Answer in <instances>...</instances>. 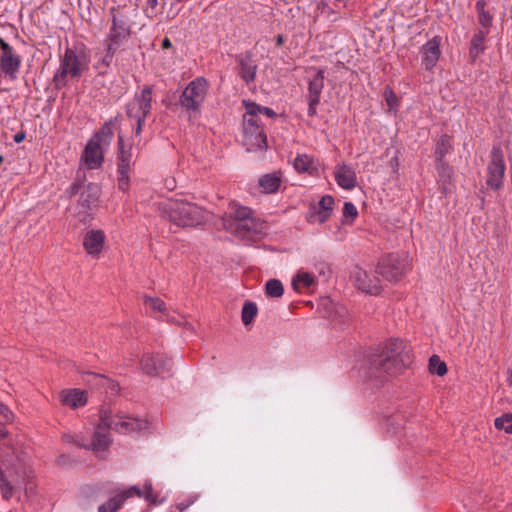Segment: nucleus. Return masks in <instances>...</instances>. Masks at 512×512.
I'll list each match as a JSON object with an SVG mask.
<instances>
[{
  "label": "nucleus",
  "mask_w": 512,
  "mask_h": 512,
  "mask_svg": "<svg viewBox=\"0 0 512 512\" xmlns=\"http://www.w3.org/2000/svg\"><path fill=\"white\" fill-rule=\"evenodd\" d=\"M358 216V210L356 206L351 202H345L343 207V217L355 219Z\"/></svg>",
  "instance_id": "43"
},
{
  "label": "nucleus",
  "mask_w": 512,
  "mask_h": 512,
  "mask_svg": "<svg viewBox=\"0 0 512 512\" xmlns=\"http://www.w3.org/2000/svg\"><path fill=\"white\" fill-rule=\"evenodd\" d=\"M116 9H111L112 14V27L107 36V42L109 50H117L119 46L128 38L130 35V28L127 21L124 18H118L115 14Z\"/></svg>",
  "instance_id": "14"
},
{
  "label": "nucleus",
  "mask_w": 512,
  "mask_h": 512,
  "mask_svg": "<svg viewBox=\"0 0 512 512\" xmlns=\"http://www.w3.org/2000/svg\"><path fill=\"white\" fill-rule=\"evenodd\" d=\"M163 218L179 227H194L205 221V211L186 200L168 199L159 204Z\"/></svg>",
  "instance_id": "5"
},
{
  "label": "nucleus",
  "mask_w": 512,
  "mask_h": 512,
  "mask_svg": "<svg viewBox=\"0 0 512 512\" xmlns=\"http://www.w3.org/2000/svg\"><path fill=\"white\" fill-rule=\"evenodd\" d=\"M284 43V37L282 35H278L276 39V45L281 46Z\"/></svg>",
  "instance_id": "56"
},
{
  "label": "nucleus",
  "mask_w": 512,
  "mask_h": 512,
  "mask_svg": "<svg viewBox=\"0 0 512 512\" xmlns=\"http://www.w3.org/2000/svg\"><path fill=\"white\" fill-rule=\"evenodd\" d=\"M118 176V187L122 191H126L129 187V170L117 171Z\"/></svg>",
  "instance_id": "44"
},
{
  "label": "nucleus",
  "mask_w": 512,
  "mask_h": 512,
  "mask_svg": "<svg viewBox=\"0 0 512 512\" xmlns=\"http://www.w3.org/2000/svg\"><path fill=\"white\" fill-rule=\"evenodd\" d=\"M3 162V157L0 155V164Z\"/></svg>",
  "instance_id": "60"
},
{
  "label": "nucleus",
  "mask_w": 512,
  "mask_h": 512,
  "mask_svg": "<svg viewBox=\"0 0 512 512\" xmlns=\"http://www.w3.org/2000/svg\"><path fill=\"white\" fill-rule=\"evenodd\" d=\"M281 180L275 174H266L259 180V185L265 193H274L278 190Z\"/></svg>",
  "instance_id": "29"
},
{
  "label": "nucleus",
  "mask_w": 512,
  "mask_h": 512,
  "mask_svg": "<svg viewBox=\"0 0 512 512\" xmlns=\"http://www.w3.org/2000/svg\"><path fill=\"white\" fill-rule=\"evenodd\" d=\"M265 292L269 297L280 298L284 293V287L280 280L270 279L265 284Z\"/></svg>",
  "instance_id": "34"
},
{
  "label": "nucleus",
  "mask_w": 512,
  "mask_h": 512,
  "mask_svg": "<svg viewBox=\"0 0 512 512\" xmlns=\"http://www.w3.org/2000/svg\"><path fill=\"white\" fill-rule=\"evenodd\" d=\"M60 396L62 403L73 409L82 407L87 402L85 393L79 389L63 390Z\"/></svg>",
  "instance_id": "23"
},
{
  "label": "nucleus",
  "mask_w": 512,
  "mask_h": 512,
  "mask_svg": "<svg viewBox=\"0 0 512 512\" xmlns=\"http://www.w3.org/2000/svg\"><path fill=\"white\" fill-rule=\"evenodd\" d=\"M90 375H93L96 378L100 379L101 385L107 389H109L113 394H117L120 387L119 384L103 375L96 374V373H89Z\"/></svg>",
  "instance_id": "40"
},
{
  "label": "nucleus",
  "mask_w": 512,
  "mask_h": 512,
  "mask_svg": "<svg viewBox=\"0 0 512 512\" xmlns=\"http://www.w3.org/2000/svg\"><path fill=\"white\" fill-rule=\"evenodd\" d=\"M335 179L337 184L346 190H351L356 186V174L352 167L342 164L336 167Z\"/></svg>",
  "instance_id": "21"
},
{
  "label": "nucleus",
  "mask_w": 512,
  "mask_h": 512,
  "mask_svg": "<svg viewBox=\"0 0 512 512\" xmlns=\"http://www.w3.org/2000/svg\"><path fill=\"white\" fill-rule=\"evenodd\" d=\"M315 283V277L310 273H298L292 281V286L295 290L299 291L302 288H309Z\"/></svg>",
  "instance_id": "30"
},
{
  "label": "nucleus",
  "mask_w": 512,
  "mask_h": 512,
  "mask_svg": "<svg viewBox=\"0 0 512 512\" xmlns=\"http://www.w3.org/2000/svg\"><path fill=\"white\" fill-rule=\"evenodd\" d=\"M411 363V349L402 340L390 339L367 357L366 375L383 383L401 374Z\"/></svg>",
  "instance_id": "1"
},
{
  "label": "nucleus",
  "mask_w": 512,
  "mask_h": 512,
  "mask_svg": "<svg viewBox=\"0 0 512 512\" xmlns=\"http://www.w3.org/2000/svg\"><path fill=\"white\" fill-rule=\"evenodd\" d=\"M295 170L299 173H310L313 169V160L306 154L298 155L293 162Z\"/></svg>",
  "instance_id": "33"
},
{
  "label": "nucleus",
  "mask_w": 512,
  "mask_h": 512,
  "mask_svg": "<svg viewBox=\"0 0 512 512\" xmlns=\"http://www.w3.org/2000/svg\"><path fill=\"white\" fill-rule=\"evenodd\" d=\"M25 138V134L24 133H17L15 136H14V141L16 143H20L24 140Z\"/></svg>",
  "instance_id": "53"
},
{
  "label": "nucleus",
  "mask_w": 512,
  "mask_h": 512,
  "mask_svg": "<svg viewBox=\"0 0 512 512\" xmlns=\"http://www.w3.org/2000/svg\"><path fill=\"white\" fill-rule=\"evenodd\" d=\"M28 466L25 452L15 445L0 447V491L9 500L27 476Z\"/></svg>",
  "instance_id": "3"
},
{
  "label": "nucleus",
  "mask_w": 512,
  "mask_h": 512,
  "mask_svg": "<svg viewBox=\"0 0 512 512\" xmlns=\"http://www.w3.org/2000/svg\"><path fill=\"white\" fill-rule=\"evenodd\" d=\"M151 102L152 87L146 86L139 95H136L135 103H131L130 105L135 107L136 114L142 115V117H147L151 111Z\"/></svg>",
  "instance_id": "22"
},
{
  "label": "nucleus",
  "mask_w": 512,
  "mask_h": 512,
  "mask_svg": "<svg viewBox=\"0 0 512 512\" xmlns=\"http://www.w3.org/2000/svg\"><path fill=\"white\" fill-rule=\"evenodd\" d=\"M429 370L433 374L443 376L447 373V366L437 355H433L429 360Z\"/></svg>",
  "instance_id": "37"
},
{
  "label": "nucleus",
  "mask_w": 512,
  "mask_h": 512,
  "mask_svg": "<svg viewBox=\"0 0 512 512\" xmlns=\"http://www.w3.org/2000/svg\"><path fill=\"white\" fill-rule=\"evenodd\" d=\"M487 171V185L494 190H498L502 186L505 172L504 155L500 147L492 148Z\"/></svg>",
  "instance_id": "12"
},
{
  "label": "nucleus",
  "mask_w": 512,
  "mask_h": 512,
  "mask_svg": "<svg viewBox=\"0 0 512 512\" xmlns=\"http://www.w3.org/2000/svg\"><path fill=\"white\" fill-rule=\"evenodd\" d=\"M144 302L145 304L149 305L151 309L159 312L165 311V303L159 298L156 297H150V296H144Z\"/></svg>",
  "instance_id": "41"
},
{
  "label": "nucleus",
  "mask_w": 512,
  "mask_h": 512,
  "mask_svg": "<svg viewBox=\"0 0 512 512\" xmlns=\"http://www.w3.org/2000/svg\"><path fill=\"white\" fill-rule=\"evenodd\" d=\"M351 278L355 286L365 293L378 295L381 291L378 278H371L365 270L359 267L354 268Z\"/></svg>",
  "instance_id": "16"
},
{
  "label": "nucleus",
  "mask_w": 512,
  "mask_h": 512,
  "mask_svg": "<svg viewBox=\"0 0 512 512\" xmlns=\"http://www.w3.org/2000/svg\"><path fill=\"white\" fill-rule=\"evenodd\" d=\"M207 83L203 78H197L183 90L179 103L187 110L196 111L204 101Z\"/></svg>",
  "instance_id": "11"
},
{
  "label": "nucleus",
  "mask_w": 512,
  "mask_h": 512,
  "mask_svg": "<svg viewBox=\"0 0 512 512\" xmlns=\"http://www.w3.org/2000/svg\"><path fill=\"white\" fill-rule=\"evenodd\" d=\"M308 100H309L308 115L313 117L314 115H316V107L319 104L320 99H316L314 101V98H308Z\"/></svg>",
  "instance_id": "46"
},
{
  "label": "nucleus",
  "mask_w": 512,
  "mask_h": 512,
  "mask_svg": "<svg viewBox=\"0 0 512 512\" xmlns=\"http://www.w3.org/2000/svg\"><path fill=\"white\" fill-rule=\"evenodd\" d=\"M117 171L129 170L131 165V146L126 147L121 135L118 136Z\"/></svg>",
  "instance_id": "24"
},
{
  "label": "nucleus",
  "mask_w": 512,
  "mask_h": 512,
  "mask_svg": "<svg viewBox=\"0 0 512 512\" xmlns=\"http://www.w3.org/2000/svg\"><path fill=\"white\" fill-rule=\"evenodd\" d=\"M509 383L512 386V369H511V373H510V376H509Z\"/></svg>",
  "instance_id": "59"
},
{
  "label": "nucleus",
  "mask_w": 512,
  "mask_h": 512,
  "mask_svg": "<svg viewBox=\"0 0 512 512\" xmlns=\"http://www.w3.org/2000/svg\"><path fill=\"white\" fill-rule=\"evenodd\" d=\"M79 187L80 185L77 183L72 184L70 187V195H75L79 191Z\"/></svg>",
  "instance_id": "52"
},
{
  "label": "nucleus",
  "mask_w": 512,
  "mask_h": 512,
  "mask_svg": "<svg viewBox=\"0 0 512 512\" xmlns=\"http://www.w3.org/2000/svg\"><path fill=\"white\" fill-rule=\"evenodd\" d=\"M440 38L434 37L422 47V62L427 70H431L440 56Z\"/></svg>",
  "instance_id": "20"
},
{
  "label": "nucleus",
  "mask_w": 512,
  "mask_h": 512,
  "mask_svg": "<svg viewBox=\"0 0 512 512\" xmlns=\"http://www.w3.org/2000/svg\"><path fill=\"white\" fill-rule=\"evenodd\" d=\"M65 440L67 442H73L75 443L76 445H78L80 447V445H82L83 443H79L78 441L74 440V438L72 436H65Z\"/></svg>",
  "instance_id": "55"
},
{
  "label": "nucleus",
  "mask_w": 512,
  "mask_h": 512,
  "mask_svg": "<svg viewBox=\"0 0 512 512\" xmlns=\"http://www.w3.org/2000/svg\"><path fill=\"white\" fill-rule=\"evenodd\" d=\"M0 70L1 72L14 80L17 77L21 65V57L15 50L0 37Z\"/></svg>",
  "instance_id": "13"
},
{
  "label": "nucleus",
  "mask_w": 512,
  "mask_h": 512,
  "mask_svg": "<svg viewBox=\"0 0 512 512\" xmlns=\"http://www.w3.org/2000/svg\"><path fill=\"white\" fill-rule=\"evenodd\" d=\"M99 415L100 422L95 429L91 443L82 444L80 447L94 451H104L111 444L110 429L118 433L127 434L146 429L148 425L146 420L139 418L126 417L124 415H116L114 417L109 408L102 407Z\"/></svg>",
  "instance_id": "2"
},
{
  "label": "nucleus",
  "mask_w": 512,
  "mask_h": 512,
  "mask_svg": "<svg viewBox=\"0 0 512 512\" xmlns=\"http://www.w3.org/2000/svg\"><path fill=\"white\" fill-rule=\"evenodd\" d=\"M223 227L231 234L252 241L259 240L266 230L265 222L253 216L250 208L237 207L234 212L222 218Z\"/></svg>",
  "instance_id": "4"
},
{
  "label": "nucleus",
  "mask_w": 512,
  "mask_h": 512,
  "mask_svg": "<svg viewBox=\"0 0 512 512\" xmlns=\"http://www.w3.org/2000/svg\"><path fill=\"white\" fill-rule=\"evenodd\" d=\"M486 2L484 0H478L476 2V10L478 12V20L479 23L485 27L489 28L492 24V16L488 11L485 10Z\"/></svg>",
  "instance_id": "35"
},
{
  "label": "nucleus",
  "mask_w": 512,
  "mask_h": 512,
  "mask_svg": "<svg viewBox=\"0 0 512 512\" xmlns=\"http://www.w3.org/2000/svg\"><path fill=\"white\" fill-rule=\"evenodd\" d=\"M324 78H325L324 70H322V69L317 70L316 74L309 80L308 98H314V101L316 99H320V95H321L322 89L324 87Z\"/></svg>",
  "instance_id": "26"
},
{
  "label": "nucleus",
  "mask_w": 512,
  "mask_h": 512,
  "mask_svg": "<svg viewBox=\"0 0 512 512\" xmlns=\"http://www.w3.org/2000/svg\"><path fill=\"white\" fill-rule=\"evenodd\" d=\"M194 503V498L193 497H189L187 498L186 500L182 501V502H179L176 504V508L180 511V512H183L184 510H186L190 505H192Z\"/></svg>",
  "instance_id": "47"
},
{
  "label": "nucleus",
  "mask_w": 512,
  "mask_h": 512,
  "mask_svg": "<svg viewBox=\"0 0 512 512\" xmlns=\"http://www.w3.org/2000/svg\"><path fill=\"white\" fill-rule=\"evenodd\" d=\"M11 419V412L10 410L0 402V422L1 421H8ZM7 434L6 429L0 425V438L5 437Z\"/></svg>",
  "instance_id": "42"
},
{
  "label": "nucleus",
  "mask_w": 512,
  "mask_h": 512,
  "mask_svg": "<svg viewBox=\"0 0 512 512\" xmlns=\"http://www.w3.org/2000/svg\"><path fill=\"white\" fill-rule=\"evenodd\" d=\"M157 0H147V7L151 8V9H155V7L157 6Z\"/></svg>",
  "instance_id": "54"
},
{
  "label": "nucleus",
  "mask_w": 512,
  "mask_h": 512,
  "mask_svg": "<svg viewBox=\"0 0 512 512\" xmlns=\"http://www.w3.org/2000/svg\"><path fill=\"white\" fill-rule=\"evenodd\" d=\"M172 47V43L171 41L169 40V38H164L163 41H162V48L163 49H168V48H171Z\"/></svg>",
  "instance_id": "51"
},
{
  "label": "nucleus",
  "mask_w": 512,
  "mask_h": 512,
  "mask_svg": "<svg viewBox=\"0 0 512 512\" xmlns=\"http://www.w3.org/2000/svg\"><path fill=\"white\" fill-rule=\"evenodd\" d=\"M494 425L499 430L512 433V413H507L495 419Z\"/></svg>",
  "instance_id": "39"
},
{
  "label": "nucleus",
  "mask_w": 512,
  "mask_h": 512,
  "mask_svg": "<svg viewBox=\"0 0 512 512\" xmlns=\"http://www.w3.org/2000/svg\"><path fill=\"white\" fill-rule=\"evenodd\" d=\"M235 59L238 63V75L240 76V78L246 84L254 82L256 78L258 65L254 60L253 53L251 51H246L244 53L236 55Z\"/></svg>",
  "instance_id": "15"
},
{
  "label": "nucleus",
  "mask_w": 512,
  "mask_h": 512,
  "mask_svg": "<svg viewBox=\"0 0 512 512\" xmlns=\"http://www.w3.org/2000/svg\"><path fill=\"white\" fill-rule=\"evenodd\" d=\"M142 371L149 376L171 375L172 359L163 353H144L141 360Z\"/></svg>",
  "instance_id": "10"
},
{
  "label": "nucleus",
  "mask_w": 512,
  "mask_h": 512,
  "mask_svg": "<svg viewBox=\"0 0 512 512\" xmlns=\"http://www.w3.org/2000/svg\"><path fill=\"white\" fill-rule=\"evenodd\" d=\"M116 121L117 117L105 123L100 131L87 143L82 157L89 169H97L102 165L104 160L103 147L110 145L114 135L113 126Z\"/></svg>",
  "instance_id": "7"
},
{
  "label": "nucleus",
  "mask_w": 512,
  "mask_h": 512,
  "mask_svg": "<svg viewBox=\"0 0 512 512\" xmlns=\"http://www.w3.org/2000/svg\"><path fill=\"white\" fill-rule=\"evenodd\" d=\"M127 491H130V496L136 494L138 497H142V491L136 486L131 487Z\"/></svg>",
  "instance_id": "50"
},
{
  "label": "nucleus",
  "mask_w": 512,
  "mask_h": 512,
  "mask_svg": "<svg viewBox=\"0 0 512 512\" xmlns=\"http://www.w3.org/2000/svg\"><path fill=\"white\" fill-rule=\"evenodd\" d=\"M387 104L390 108H393L397 103V97L392 90L385 92Z\"/></svg>",
  "instance_id": "45"
},
{
  "label": "nucleus",
  "mask_w": 512,
  "mask_h": 512,
  "mask_svg": "<svg viewBox=\"0 0 512 512\" xmlns=\"http://www.w3.org/2000/svg\"><path fill=\"white\" fill-rule=\"evenodd\" d=\"M451 149L452 145L450 143V137L448 135H442L438 140L435 149L436 161H443L444 157L451 151Z\"/></svg>",
  "instance_id": "31"
},
{
  "label": "nucleus",
  "mask_w": 512,
  "mask_h": 512,
  "mask_svg": "<svg viewBox=\"0 0 512 512\" xmlns=\"http://www.w3.org/2000/svg\"><path fill=\"white\" fill-rule=\"evenodd\" d=\"M100 196V188L98 185L90 183L80 193L78 206L80 208L79 214L87 213L97 206Z\"/></svg>",
  "instance_id": "18"
},
{
  "label": "nucleus",
  "mask_w": 512,
  "mask_h": 512,
  "mask_svg": "<svg viewBox=\"0 0 512 512\" xmlns=\"http://www.w3.org/2000/svg\"><path fill=\"white\" fill-rule=\"evenodd\" d=\"M166 185H167L168 189L173 190V189H174V187H175V181H174V180H172V181H170V182H167V184H166Z\"/></svg>",
  "instance_id": "57"
},
{
  "label": "nucleus",
  "mask_w": 512,
  "mask_h": 512,
  "mask_svg": "<svg viewBox=\"0 0 512 512\" xmlns=\"http://www.w3.org/2000/svg\"><path fill=\"white\" fill-rule=\"evenodd\" d=\"M436 169L438 171V175L440 178V181L443 183H449L451 181L453 170L452 168L443 161H436Z\"/></svg>",
  "instance_id": "36"
},
{
  "label": "nucleus",
  "mask_w": 512,
  "mask_h": 512,
  "mask_svg": "<svg viewBox=\"0 0 512 512\" xmlns=\"http://www.w3.org/2000/svg\"><path fill=\"white\" fill-rule=\"evenodd\" d=\"M152 490L153 489L151 483L145 484V498L151 501L153 504H157L156 499L153 498Z\"/></svg>",
  "instance_id": "49"
},
{
  "label": "nucleus",
  "mask_w": 512,
  "mask_h": 512,
  "mask_svg": "<svg viewBox=\"0 0 512 512\" xmlns=\"http://www.w3.org/2000/svg\"><path fill=\"white\" fill-rule=\"evenodd\" d=\"M324 269H327L326 265L321 264L320 274H324Z\"/></svg>",
  "instance_id": "58"
},
{
  "label": "nucleus",
  "mask_w": 512,
  "mask_h": 512,
  "mask_svg": "<svg viewBox=\"0 0 512 512\" xmlns=\"http://www.w3.org/2000/svg\"><path fill=\"white\" fill-rule=\"evenodd\" d=\"M407 267L405 256L391 253L378 263L376 272L390 282H397L404 276Z\"/></svg>",
  "instance_id": "9"
},
{
  "label": "nucleus",
  "mask_w": 512,
  "mask_h": 512,
  "mask_svg": "<svg viewBox=\"0 0 512 512\" xmlns=\"http://www.w3.org/2000/svg\"><path fill=\"white\" fill-rule=\"evenodd\" d=\"M130 497V491H123L118 495L110 498L107 502L100 505L98 512H116L124 503V501Z\"/></svg>",
  "instance_id": "27"
},
{
  "label": "nucleus",
  "mask_w": 512,
  "mask_h": 512,
  "mask_svg": "<svg viewBox=\"0 0 512 512\" xmlns=\"http://www.w3.org/2000/svg\"><path fill=\"white\" fill-rule=\"evenodd\" d=\"M486 34L487 32L479 30L473 35L469 49V56L472 62L484 53Z\"/></svg>",
  "instance_id": "25"
},
{
  "label": "nucleus",
  "mask_w": 512,
  "mask_h": 512,
  "mask_svg": "<svg viewBox=\"0 0 512 512\" xmlns=\"http://www.w3.org/2000/svg\"><path fill=\"white\" fill-rule=\"evenodd\" d=\"M243 145L247 151L262 150L267 148V137L260 127L257 118H243Z\"/></svg>",
  "instance_id": "8"
},
{
  "label": "nucleus",
  "mask_w": 512,
  "mask_h": 512,
  "mask_svg": "<svg viewBox=\"0 0 512 512\" xmlns=\"http://www.w3.org/2000/svg\"><path fill=\"white\" fill-rule=\"evenodd\" d=\"M117 50H109V45L107 44V53L106 55L102 58L101 62L105 65V66H109L111 61H112V58H113V55L115 54Z\"/></svg>",
  "instance_id": "48"
},
{
  "label": "nucleus",
  "mask_w": 512,
  "mask_h": 512,
  "mask_svg": "<svg viewBox=\"0 0 512 512\" xmlns=\"http://www.w3.org/2000/svg\"><path fill=\"white\" fill-rule=\"evenodd\" d=\"M243 104L246 108V116L247 117H253V118H256V116L261 113V114H265L266 116L272 118V117H275L276 116V113L274 110H272L271 108L269 107H263V106H260L254 102H250V101H243Z\"/></svg>",
  "instance_id": "28"
},
{
  "label": "nucleus",
  "mask_w": 512,
  "mask_h": 512,
  "mask_svg": "<svg viewBox=\"0 0 512 512\" xmlns=\"http://www.w3.org/2000/svg\"><path fill=\"white\" fill-rule=\"evenodd\" d=\"M334 205V199L330 195L323 196L317 205H313L311 210L313 211L310 215L311 221L324 223L331 215Z\"/></svg>",
  "instance_id": "19"
},
{
  "label": "nucleus",
  "mask_w": 512,
  "mask_h": 512,
  "mask_svg": "<svg viewBox=\"0 0 512 512\" xmlns=\"http://www.w3.org/2000/svg\"><path fill=\"white\" fill-rule=\"evenodd\" d=\"M127 116L130 119L135 120L136 127L134 129V133L136 136H139L141 134L142 126H143V123H144L146 117H142V115L136 114L135 107L132 105H127Z\"/></svg>",
  "instance_id": "38"
},
{
  "label": "nucleus",
  "mask_w": 512,
  "mask_h": 512,
  "mask_svg": "<svg viewBox=\"0 0 512 512\" xmlns=\"http://www.w3.org/2000/svg\"><path fill=\"white\" fill-rule=\"evenodd\" d=\"M105 243V234L102 230L92 229L85 233L83 237V247L87 254L92 257H98L102 252Z\"/></svg>",
  "instance_id": "17"
},
{
  "label": "nucleus",
  "mask_w": 512,
  "mask_h": 512,
  "mask_svg": "<svg viewBox=\"0 0 512 512\" xmlns=\"http://www.w3.org/2000/svg\"><path fill=\"white\" fill-rule=\"evenodd\" d=\"M88 69V59L83 52H77L74 49L67 48L64 56L60 60V66L53 77L55 89H61L68 84V76L73 79L81 77L82 73Z\"/></svg>",
  "instance_id": "6"
},
{
  "label": "nucleus",
  "mask_w": 512,
  "mask_h": 512,
  "mask_svg": "<svg viewBox=\"0 0 512 512\" xmlns=\"http://www.w3.org/2000/svg\"><path fill=\"white\" fill-rule=\"evenodd\" d=\"M258 312L257 305L254 302L246 301L241 312V320L245 326L250 325Z\"/></svg>",
  "instance_id": "32"
}]
</instances>
